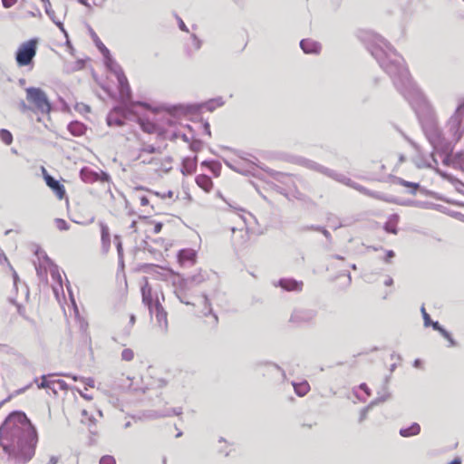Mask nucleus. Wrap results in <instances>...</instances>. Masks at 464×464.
Here are the masks:
<instances>
[{
  "label": "nucleus",
  "instance_id": "nucleus-1",
  "mask_svg": "<svg viewBox=\"0 0 464 464\" xmlns=\"http://www.w3.org/2000/svg\"><path fill=\"white\" fill-rule=\"evenodd\" d=\"M36 429L22 411L9 414L0 427V447L14 464L28 463L35 453Z\"/></svg>",
  "mask_w": 464,
  "mask_h": 464
},
{
  "label": "nucleus",
  "instance_id": "nucleus-2",
  "mask_svg": "<svg viewBox=\"0 0 464 464\" xmlns=\"http://www.w3.org/2000/svg\"><path fill=\"white\" fill-rule=\"evenodd\" d=\"M367 48L380 66L390 75L396 89L411 104L419 103L423 95L412 82L403 58L379 34H371Z\"/></svg>",
  "mask_w": 464,
  "mask_h": 464
},
{
  "label": "nucleus",
  "instance_id": "nucleus-3",
  "mask_svg": "<svg viewBox=\"0 0 464 464\" xmlns=\"http://www.w3.org/2000/svg\"><path fill=\"white\" fill-rule=\"evenodd\" d=\"M210 274L200 269L198 273L187 276L179 277L177 281L173 282L174 295L179 300L180 303L196 306V299L198 296L195 295V288L200 285L202 283L209 279Z\"/></svg>",
  "mask_w": 464,
  "mask_h": 464
},
{
  "label": "nucleus",
  "instance_id": "nucleus-4",
  "mask_svg": "<svg viewBox=\"0 0 464 464\" xmlns=\"http://www.w3.org/2000/svg\"><path fill=\"white\" fill-rule=\"evenodd\" d=\"M297 162L307 168V169H313V170H315L317 172H320L334 180H337L341 183H343L347 186H350L355 189H357L358 191L360 192H362L368 196H371V197H373V198H382L380 196H378L375 192H371L370 190H368L367 188H363L362 186L361 185H358L356 183H354L351 179L347 178L346 176L343 175V174H339L337 172H335L334 170L333 169H330L328 168H325L313 160H307V159H304V158H300L298 159Z\"/></svg>",
  "mask_w": 464,
  "mask_h": 464
},
{
  "label": "nucleus",
  "instance_id": "nucleus-5",
  "mask_svg": "<svg viewBox=\"0 0 464 464\" xmlns=\"http://www.w3.org/2000/svg\"><path fill=\"white\" fill-rule=\"evenodd\" d=\"M446 135L451 142L457 143L464 135V97L459 100V104L445 125Z\"/></svg>",
  "mask_w": 464,
  "mask_h": 464
},
{
  "label": "nucleus",
  "instance_id": "nucleus-6",
  "mask_svg": "<svg viewBox=\"0 0 464 464\" xmlns=\"http://www.w3.org/2000/svg\"><path fill=\"white\" fill-rule=\"evenodd\" d=\"M424 133L436 150H450V141L442 133L438 124L432 121H427L423 125Z\"/></svg>",
  "mask_w": 464,
  "mask_h": 464
},
{
  "label": "nucleus",
  "instance_id": "nucleus-7",
  "mask_svg": "<svg viewBox=\"0 0 464 464\" xmlns=\"http://www.w3.org/2000/svg\"><path fill=\"white\" fill-rule=\"evenodd\" d=\"M26 100L32 103L35 110L43 114L51 111V103L46 93L40 88L28 87L25 89Z\"/></svg>",
  "mask_w": 464,
  "mask_h": 464
},
{
  "label": "nucleus",
  "instance_id": "nucleus-8",
  "mask_svg": "<svg viewBox=\"0 0 464 464\" xmlns=\"http://www.w3.org/2000/svg\"><path fill=\"white\" fill-rule=\"evenodd\" d=\"M37 51V40L31 39L23 43L15 53V62L19 67L33 64Z\"/></svg>",
  "mask_w": 464,
  "mask_h": 464
},
{
  "label": "nucleus",
  "instance_id": "nucleus-9",
  "mask_svg": "<svg viewBox=\"0 0 464 464\" xmlns=\"http://www.w3.org/2000/svg\"><path fill=\"white\" fill-rule=\"evenodd\" d=\"M149 311L151 315L155 316L159 328L163 333H167L169 327L167 312L161 305L158 296H156L155 298L154 306H151L150 309H149Z\"/></svg>",
  "mask_w": 464,
  "mask_h": 464
},
{
  "label": "nucleus",
  "instance_id": "nucleus-10",
  "mask_svg": "<svg viewBox=\"0 0 464 464\" xmlns=\"http://www.w3.org/2000/svg\"><path fill=\"white\" fill-rule=\"evenodd\" d=\"M316 314L317 313L314 309L296 308L290 316V322L296 324L310 323L315 318Z\"/></svg>",
  "mask_w": 464,
  "mask_h": 464
},
{
  "label": "nucleus",
  "instance_id": "nucleus-11",
  "mask_svg": "<svg viewBox=\"0 0 464 464\" xmlns=\"http://www.w3.org/2000/svg\"><path fill=\"white\" fill-rule=\"evenodd\" d=\"M131 112V108H115L107 116V123L109 126H122L124 120L128 118L129 113Z\"/></svg>",
  "mask_w": 464,
  "mask_h": 464
},
{
  "label": "nucleus",
  "instance_id": "nucleus-12",
  "mask_svg": "<svg viewBox=\"0 0 464 464\" xmlns=\"http://www.w3.org/2000/svg\"><path fill=\"white\" fill-rule=\"evenodd\" d=\"M452 152V147L450 150L442 151V162L447 166H452L455 169H464V152L459 151L455 154Z\"/></svg>",
  "mask_w": 464,
  "mask_h": 464
},
{
  "label": "nucleus",
  "instance_id": "nucleus-13",
  "mask_svg": "<svg viewBox=\"0 0 464 464\" xmlns=\"http://www.w3.org/2000/svg\"><path fill=\"white\" fill-rule=\"evenodd\" d=\"M80 177L82 181L86 183H93L98 180L108 182L110 180V176L106 172L102 171L101 173H98L88 167H84L81 169Z\"/></svg>",
  "mask_w": 464,
  "mask_h": 464
},
{
  "label": "nucleus",
  "instance_id": "nucleus-14",
  "mask_svg": "<svg viewBox=\"0 0 464 464\" xmlns=\"http://www.w3.org/2000/svg\"><path fill=\"white\" fill-rule=\"evenodd\" d=\"M44 177V180L47 184V186L52 188V190L55 193V195L58 197V198L62 199L65 196V189L63 184L60 183L57 179H55L53 177L49 175L45 169L43 168Z\"/></svg>",
  "mask_w": 464,
  "mask_h": 464
},
{
  "label": "nucleus",
  "instance_id": "nucleus-15",
  "mask_svg": "<svg viewBox=\"0 0 464 464\" xmlns=\"http://www.w3.org/2000/svg\"><path fill=\"white\" fill-rule=\"evenodd\" d=\"M285 291L301 292L303 289V282L294 278H281L277 285Z\"/></svg>",
  "mask_w": 464,
  "mask_h": 464
},
{
  "label": "nucleus",
  "instance_id": "nucleus-16",
  "mask_svg": "<svg viewBox=\"0 0 464 464\" xmlns=\"http://www.w3.org/2000/svg\"><path fill=\"white\" fill-rule=\"evenodd\" d=\"M196 251L193 249H182L178 254V259L181 266H191L196 261Z\"/></svg>",
  "mask_w": 464,
  "mask_h": 464
},
{
  "label": "nucleus",
  "instance_id": "nucleus-17",
  "mask_svg": "<svg viewBox=\"0 0 464 464\" xmlns=\"http://www.w3.org/2000/svg\"><path fill=\"white\" fill-rule=\"evenodd\" d=\"M142 162L154 165L156 170L168 171L171 169V159L169 157L165 158L164 160L158 158H151L150 160L143 159Z\"/></svg>",
  "mask_w": 464,
  "mask_h": 464
},
{
  "label": "nucleus",
  "instance_id": "nucleus-18",
  "mask_svg": "<svg viewBox=\"0 0 464 464\" xmlns=\"http://www.w3.org/2000/svg\"><path fill=\"white\" fill-rule=\"evenodd\" d=\"M141 295L142 302L148 307V309H150L151 306H154L155 299L153 298L152 289L147 281L141 286Z\"/></svg>",
  "mask_w": 464,
  "mask_h": 464
},
{
  "label": "nucleus",
  "instance_id": "nucleus-19",
  "mask_svg": "<svg viewBox=\"0 0 464 464\" xmlns=\"http://www.w3.org/2000/svg\"><path fill=\"white\" fill-rule=\"evenodd\" d=\"M300 47L305 53H318L321 50V44L311 39H303Z\"/></svg>",
  "mask_w": 464,
  "mask_h": 464
},
{
  "label": "nucleus",
  "instance_id": "nucleus-20",
  "mask_svg": "<svg viewBox=\"0 0 464 464\" xmlns=\"http://www.w3.org/2000/svg\"><path fill=\"white\" fill-rule=\"evenodd\" d=\"M102 234V251L107 253L111 246V234L108 226L104 223L100 224Z\"/></svg>",
  "mask_w": 464,
  "mask_h": 464
},
{
  "label": "nucleus",
  "instance_id": "nucleus-21",
  "mask_svg": "<svg viewBox=\"0 0 464 464\" xmlns=\"http://www.w3.org/2000/svg\"><path fill=\"white\" fill-rule=\"evenodd\" d=\"M121 101L123 103V107L130 108L132 103L130 102L131 90L130 84L124 85L119 88Z\"/></svg>",
  "mask_w": 464,
  "mask_h": 464
},
{
  "label": "nucleus",
  "instance_id": "nucleus-22",
  "mask_svg": "<svg viewBox=\"0 0 464 464\" xmlns=\"http://www.w3.org/2000/svg\"><path fill=\"white\" fill-rule=\"evenodd\" d=\"M224 104V101L221 97L212 99L200 105H191L190 107L198 110L199 107H205L208 111H213L216 108L221 107Z\"/></svg>",
  "mask_w": 464,
  "mask_h": 464
},
{
  "label": "nucleus",
  "instance_id": "nucleus-23",
  "mask_svg": "<svg viewBox=\"0 0 464 464\" xmlns=\"http://www.w3.org/2000/svg\"><path fill=\"white\" fill-rule=\"evenodd\" d=\"M197 169V158H186L182 162V173L185 175L192 174Z\"/></svg>",
  "mask_w": 464,
  "mask_h": 464
},
{
  "label": "nucleus",
  "instance_id": "nucleus-24",
  "mask_svg": "<svg viewBox=\"0 0 464 464\" xmlns=\"http://www.w3.org/2000/svg\"><path fill=\"white\" fill-rule=\"evenodd\" d=\"M106 67L115 75L122 72L121 65L111 57V53L109 55L103 56Z\"/></svg>",
  "mask_w": 464,
  "mask_h": 464
},
{
  "label": "nucleus",
  "instance_id": "nucleus-25",
  "mask_svg": "<svg viewBox=\"0 0 464 464\" xmlns=\"http://www.w3.org/2000/svg\"><path fill=\"white\" fill-rule=\"evenodd\" d=\"M44 2V9L46 14L50 17V19L63 32L65 33V30L63 28V23L56 19L55 13L52 9L51 3L49 0H43Z\"/></svg>",
  "mask_w": 464,
  "mask_h": 464
},
{
  "label": "nucleus",
  "instance_id": "nucleus-26",
  "mask_svg": "<svg viewBox=\"0 0 464 464\" xmlns=\"http://www.w3.org/2000/svg\"><path fill=\"white\" fill-rule=\"evenodd\" d=\"M196 182L205 191L208 192L213 187L212 179L207 175H198L196 178Z\"/></svg>",
  "mask_w": 464,
  "mask_h": 464
},
{
  "label": "nucleus",
  "instance_id": "nucleus-27",
  "mask_svg": "<svg viewBox=\"0 0 464 464\" xmlns=\"http://www.w3.org/2000/svg\"><path fill=\"white\" fill-rule=\"evenodd\" d=\"M420 432V426L417 422H413L408 428H401L399 431L402 437H411L418 435Z\"/></svg>",
  "mask_w": 464,
  "mask_h": 464
},
{
  "label": "nucleus",
  "instance_id": "nucleus-28",
  "mask_svg": "<svg viewBox=\"0 0 464 464\" xmlns=\"http://www.w3.org/2000/svg\"><path fill=\"white\" fill-rule=\"evenodd\" d=\"M86 127L83 123L80 121H72L68 125V130L73 135V136H81L85 132Z\"/></svg>",
  "mask_w": 464,
  "mask_h": 464
},
{
  "label": "nucleus",
  "instance_id": "nucleus-29",
  "mask_svg": "<svg viewBox=\"0 0 464 464\" xmlns=\"http://www.w3.org/2000/svg\"><path fill=\"white\" fill-rule=\"evenodd\" d=\"M399 221V216L397 214H392L390 216L388 221L384 225V229L392 234H397V224Z\"/></svg>",
  "mask_w": 464,
  "mask_h": 464
},
{
  "label": "nucleus",
  "instance_id": "nucleus-30",
  "mask_svg": "<svg viewBox=\"0 0 464 464\" xmlns=\"http://www.w3.org/2000/svg\"><path fill=\"white\" fill-rule=\"evenodd\" d=\"M268 173L274 180L280 182L282 184L287 185L288 182L291 180V177L289 175L282 172L269 170Z\"/></svg>",
  "mask_w": 464,
  "mask_h": 464
},
{
  "label": "nucleus",
  "instance_id": "nucleus-31",
  "mask_svg": "<svg viewBox=\"0 0 464 464\" xmlns=\"http://www.w3.org/2000/svg\"><path fill=\"white\" fill-rule=\"evenodd\" d=\"M293 386L295 393L300 397L304 396L310 390L309 383L306 381L302 382H293Z\"/></svg>",
  "mask_w": 464,
  "mask_h": 464
},
{
  "label": "nucleus",
  "instance_id": "nucleus-32",
  "mask_svg": "<svg viewBox=\"0 0 464 464\" xmlns=\"http://www.w3.org/2000/svg\"><path fill=\"white\" fill-rule=\"evenodd\" d=\"M91 36L96 45V47L99 49V51L102 53L103 56L109 55V49L102 44V42L100 40L98 35L93 32V30L91 29Z\"/></svg>",
  "mask_w": 464,
  "mask_h": 464
},
{
  "label": "nucleus",
  "instance_id": "nucleus-33",
  "mask_svg": "<svg viewBox=\"0 0 464 464\" xmlns=\"http://www.w3.org/2000/svg\"><path fill=\"white\" fill-rule=\"evenodd\" d=\"M262 365H264L266 369H267V372H276V373H280L281 377L283 380L285 379V372L284 370H282L278 365H276V363H272V362H265V363H262Z\"/></svg>",
  "mask_w": 464,
  "mask_h": 464
},
{
  "label": "nucleus",
  "instance_id": "nucleus-34",
  "mask_svg": "<svg viewBox=\"0 0 464 464\" xmlns=\"http://www.w3.org/2000/svg\"><path fill=\"white\" fill-rule=\"evenodd\" d=\"M49 376H53L52 374H49ZM47 377L48 375H43L41 377L42 379V382L40 383L37 384L38 388L39 389H45V388H49L53 391V392L54 394H57V390L53 386V381H48L47 380Z\"/></svg>",
  "mask_w": 464,
  "mask_h": 464
},
{
  "label": "nucleus",
  "instance_id": "nucleus-35",
  "mask_svg": "<svg viewBox=\"0 0 464 464\" xmlns=\"http://www.w3.org/2000/svg\"><path fill=\"white\" fill-rule=\"evenodd\" d=\"M0 139L6 145H10L13 141L12 133L5 129L0 130Z\"/></svg>",
  "mask_w": 464,
  "mask_h": 464
},
{
  "label": "nucleus",
  "instance_id": "nucleus-36",
  "mask_svg": "<svg viewBox=\"0 0 464 464\" xmlns=\"http://www.w3.org/2000/svg\"><path fill=\"white\" fill-rule=\"evenodd\" d=\"M201 302L204 304V308L202 310V314L204 315H208V314H210L212 312V309L210 307L209 300H208V296L205 294L202 295Z\"/></svg>",
  "mask_w": 464,
  "mask_h": 464
},
{
  "label": "nucleus",
  "instance_id": "nucleus-37",
  "mask_svg": "<svg viewBox=\"0 0 464 464\" xmlns=\"http://www.w3.org/2000/svg\"><path fill=\"white\" fill-rule=\"evenodd\" d=\"M386 389L387 388L385 387L384 393L382 395H379L378 398H376L374 401H372L370 403V406H373V405H377L378 403L384 402L391 397L390 393L386 391Z\"/></svg>",
  "mask_w": 464,
  "mask_h": 464
},
{
  "label": "nucleus",
  "instance_id": "nucleus-38",
  "mask_svg": "<svg viewBox=\"0 0 464 464\" xmlns=\"http://www.w3.org/2000/svg\"><path fill=\"white\" fill-rule=\"evenodd\" d=\"M116 78H117V81H118V85H119V88L120 87H122L124 85H127L129 84V82H128V79L124 73V72H120L119 73L115 74Z\"/></svg>",
  "mask_w": 464,
  "mask_h": 464
},
{
  "label": "nucleus",
  "instance_id": "nucleus-39",
  "mask_svg": "<svg viewBox=\"0 0 464 464\" xmlns=\"http://www.w3.org/2000/svg\"><path fill=\"white\" fill-rule=\"evenodd\" d=\"M159 150V149L155 148L153 145H145L142 147L140 154L139 156V159H142L143 153H156Z\"/></svg>",
  "mask_w": 464,
  "mask_h": 464
},
{
  "label": "nucleus",
  "instance_id": "nucleus-40",
  "mask_svg": "<svg viewBox=\"0 0 464 464\" xmlns=\"http://www.w3.org/2000/svg\"><path fill=\"white\" fill-rule=\"evenodd\" d=\"M182 413V409L181 408H173V409H170V410H167L165 412L163 413H160L158 415V417H167V416H171V415H180Z\"/></svg>",
  "mask_w": 464,
  "mask_h": 464
},
{
  "label": "nucleus",
  "instance_id": "nucleus-41",
  "mask_svg": "<svg viewBox=\"0 0 464 464\" xmlns=\"http://www.w3.org/2000/svg\"><path fill=\"white\" fill-rule=\"evenodd\" d=\"M134 358V353L131 349H124L121 352V359L126 362H130Z\"/></svg>",
  "mask_w": 464,
  "mask_h": 464
},
{
  "label": "nucleus",
  "instance_id": "nucleus-42",
  "mask_svg": "<svg viewBox=\"0 0 464 464\" xmlns=\"http://www.w3.org/2000/svg\"><path fill=\"white\" fill-rule=\"evenodd\" d=\"M114 240H115V243H116V247H117V251H118L119 259H120L121 262H122L123 249H122V244H121V238H120L119 236H115L114 237Z\"/></svg>",
  "mask_w": 464,
  "mask_h": 464
},
{
  "label": "nucleus",
  "instance_id": "nucleus-43",
  "mask_svg": "<svg viewBox=\"0 0 464 464\" xmlns=\"http://www.w3.org/2000/svg\"><path fill=\"white\" fill-rule=\"evenodd\" d=\"M399 183L404 187H410L412 188L413 190L411 191V194H415L416 190L419 188L420 185L419 183L410 182L406 181L404 179H400Z\"/></svg>",
  "mask_w": 464,
  "mask_h": 464
},
{
  "label": "nucleus",
  "instance_id": "nucleus-44",
  "mask_svg": "<svg viewBox=\"0 0 464 464\" xmlns=\"http://www.w3.org/2000/svg\"><path fill=\"white\" fill-rule=\"evenodd\" d=\"M440 334L450 342V346H455L456 342L452 338L451 334L444 328L440 331Z\"/></svg>",
  "mask_w": 464,
  "mask_h": 464
},
{
  "label": "nucleus",
  "instance_id": "nucleus-45",
  "mask_svg": "<svg viewBox=\"0 0 464 464\" xmlns=\"http://www.w3.org/2000/svg\"><path fill=\"white\" fill-rule=\"evenodd\" d=\"M50 274L52 276V277L58 281V283L62 285V276L59 273V270H58V267L56 266H54L51 270H50Z\"/></svg>",
  "mask_w": 464,
  "mask_h": 464
},
{
  "label": "nucleus",
  "instance_id": "nucleus-46",
  "mask_svg": "<svg viewBox=\"0 0 464 464\" xmlns=\"http://www.w3.org/2000/svg\"><path fill=\"white\" fill-rule=\"evenodd\" d=\"M55 223H56V227L59 230H68L69 229V225L64 219L56 218Z\"/></svg>",
  "mask_w": 464,
  "mask_h": 464
},
{
  "label": "nucleus",
  "instance_id": "nucleus-47",
  "mask_svg": "<svg viewBox=\"0 0 464 464\" xmlns=\"http://www.w3.org/2000/svg\"><path fill=\"white\" fill-rule=\"evenodd\" d=\"M420 311L424 321V326L429 327L432 320L430 319V314L426 312L424 306L421 307Z\"/></svg>",
  "mask_w": 464,
  "mask_h": 464
},
{
  "label": "nucleus",
  "instance_id": "nucleus-48",
  "mask_svg": "<svg viewBox=\"0 0 464 464\" xmlns=\"http://www.w3.org/2000/svg\"><path fill=\"white\" fill-rule=\"evenodd\" d=\"M100 464H116L115 459L111 455L102 456Z\"/></svg>",
  "mask_w": 464,
  "mask_h": 464
},
{
  "label": "nucleus",
  "instance_id": "nucleus-49",
  "mask_svg": "<svg viewBox=\"0 0 464 464\" xmlns=\"http://www.w3.org/2000/svg\"><path fill=\"white\" fill-rule=\"evenodd\" d=\"M140 127L141 129L146 131V132H152L153 130H154V125L151 124L150 122H144L143 121H140Z\"/></svg>",
  "mask_w": 464,
  "mask_h": 464
},
{
  "label": "nucleus",
  "instance_id": "nucleus-50",
  "mask_svg": "<svg viewBox=\"0 0 464 464\" xmlns=\"http://www.w3.org/2000/svg\"><path fill=\"white\" fill-rule=\"evenodd\" d=\"M53 385L57 384L61 391H68L69 390V385L63 380L58 379V380L53 381Z\"/></svg>",
  "mask_w": 464,
  "mask_h": 464
},
{
  "label": "nucleus",
  "instance_id": "nucleus-51",
  "mask_svg": "<svg viewBox=\"0 0 464 464\" xmlns=\"http://www.w3.org/2000/svg\"><path fill=\"white\" fill-rule=\"evenodd\" d=\"M52 375L69 377V378H72L75 382L81 381V379L82 378V377H79L77 375H72L70 373H63V372L53 373Z\"/></svg>",
  "mask_w": 464,
  "mask_h": 464
},
{
  "label": "nucleus",
  "instance_id": "nucleus-52",
  "mask_svg": "<svg viewBox=\"0 0 464 464\" xmlns=\"http://www.w3.org/2000/svg\"><path fill=\"white\" fill-rule=\"evenodd\" d=\"M372 406H367L361 411L359 421L362 422L367 418L368 411Z\"/></svg>",
  "mask_w": 464,
  "mask_h": 464
},
{
  "label": "nucleus",
  "instance_id": "nucleus-53",
  "mask_svg": "<svg viewBox=\"0 0 464 464\" xmlns=\"http://www.w3.org/2000/svg\"><path fill=\"white\" fill-rule=\"evenodd\" d=\"M81 381H82V382H84V383H85V385H87V386H89V387H91V388H93V387H94V380H93L92 378H91V377H88V378H84V377H82V378L81 379Z\"/></svg>",
  "mask_w": 464,
  "mask_h": 464
},
{
  "label": "nucleus",
  "instance_id": "nucleus-54",
  "mask_svg": "<svg viewBox=\"0 0 464 464\" xmlns=\"http://www.w3.org/2000/svg\"><path fill=\"white\" fill-rule=\"evenodd\" d=\"M201 148V141L200 140H194L191 144H190V149L193 150V151H198Z\"/></svg>",
  "mask_w": 464,
  "mask_h": 464
},
{
  "label": "nucleus",
  "instance_id": "nucleus-55",
  "mask_svg": "<svg viewBox=\"0 0 464 464\" xmlns=\"http://www.w3.org/2000/svg\"><path fill=\"white\" fill-rule=\"evenodd\" d=\"M315 230L320 231L327 239L331 238V235L328 230L322 227H314Z\"/></svg>",
  "mask_w": 464,
  "mask_h": 464
},
{
  "label": "nucleus",
  "instance_id": "nucleus-56",
  "mask_svg": "<svg viewBox=\"0 0 464 464\" xmlns=\"http://www.w3.org/2000/svg\"><path fill=\"white\" fill-rule=\"evenodd\" d=\"M155 195L158 196V197H160L161 198H172L174 193L173 191L171 190H169L167 193H164V194H160L159 192H155Z\"/></svg>",
  "mask_w": 464,
  "mask_h": 464
},
{
  "label": "nucleus",
  "instance_id": "nucleus-57",
  "mask_svg": "<svg viewBox=\"0 0 464 464\" xmlns=\"http://www.w3.org/2000/svg\"><path fill=\"white\" fill-rule=\"evenodd\" d=\"M16 0H2L4 7L9 8L14 5Z\"/></svg>",
  "mask_w": 464,
  "mask_h": 464
},
{
  "label": "nucleus",
  "instance_id": "nucleus-58",
  "mask_svg": "<svg viewBox=\"0 0 464 464\" xmlns=\"http://www.w3.org/2000/svg\"><path fill=\"white\" fill-rule=\"evenodd\" d=\"M203 130L207 135L211 136L210 125L208 121L203 123Z\"/></svg>",
  "mask_w": 464,
  "mask_h": 464
},
{
  "label": "nucleus",
  "instance_id": "nucleus-59",
  "mask_svg": "<svg viewBox=\"0 0 464 464\" xmlns=\"http://www.w3.org/2000/svg\"><path fill=\"white\" fill-rule=\"evenodd\" d=\"M434 330L440 332L443 327L439 324V322L431 321V324H430Z\"/></svg>",
  "mask_w": 464,
  "mask_h": 464
},
{
  "label": "nucleus",
  "instance_id": "nucleus-60",
  "mask_svg": "<svg viewBox=\"0 0 464 464\" xmlns=\"http://www.w3.org/2000/svg\"><path fill=\"white\" fill-rule=\"evenodd\" d=\"M140 202L141 206H147L150 203L149 198L146 196L140 197Z\"/></svg>",
  "mask_w": 464,
  "mask_h": 464
},
{
  "label": "nucleus",
  "instance_id": "nucleus-61",
  "mask_svg": "<svg viewBox=\"0 0 464 464\" xmlns=\"http://www.w3.org/2000/svg\"><path fill=\"white\" fill-rule=\"evenodd\" d=\"M162 226L163 225L160 222L156 223L155 226H154V228H153L154 233L155 234L160 233L161 231V229H162Z\"/></svg>",
  "mask_w": 464,
  "mask_h": 464
},
{
  "label": "nucleus",
  "instance_id": "nucleus-62",
  "mask_svg": "<svg viewBox=\"0 0 464 464\" xmlns=\"http://www.w3.org/2000/svg\"><path fill=\"white\" fill-rule=\"evenodd\" d=\"M59 461V457L57 456H51L49 458V460L46 464H57Z\"/></svg>",
  "mask_w": 464,
  "mask_h": 464
},
{
  "label": "nucleus",
  "instance_id": "nucleus-63",
  "mask_svg": "<svg viewBox=\"0 0 464 464\" xmlns=\"http://www.w3.org/2000/svg\"><path fill=\"white\" fill-rule=\"evenodd\" d=\"M19 107L22 111H26L30 110V107L28 105H26V103L24 101L20 102Z\"/></svg>",
  "mask_w": 464,
  "mask_h": 464
},
{
  "label": "nucleus",
  "instance_id": "nucleus-64",
  "mask_svg": "<svg viewBox=\"0 0 464 464\" xmlns=\"http://www.w3.org/2000/svg\"><path fill=\"white\" fill-rule=\"evenodd\" d=\"M360 389L362 390L367 395H371V391L365 383L360 384Z\"/></svg>",
  "mask_w": 464,
  "mask_h": 464
}]
</instances>
